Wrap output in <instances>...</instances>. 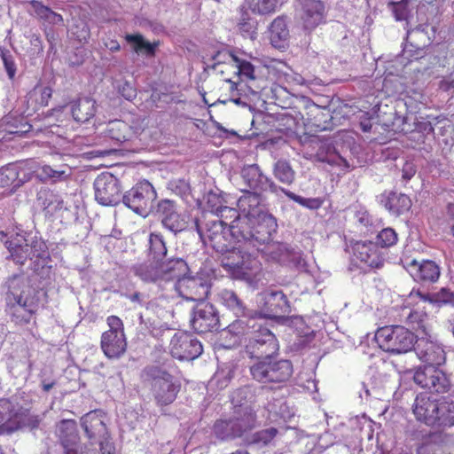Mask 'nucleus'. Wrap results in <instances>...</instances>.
<instances>
[{"instance_id":"f257e3e1","label":"nucleus","mask_w":454,"mask_h":454,"mask_svg":"<svg viewBox=\"0 0 454 454\" xmlns=\"http://www.w3.org/2000/svg\"><path fill=\"white\" fill-rule=\"evenodd\" d=\"M4 310L16 325H28L41 307V291L25 274L8 278L0 286Z\"/></svg>"},{"instance_id":"f03ea898","label":"nucleus","mask_w":454,"mask_h":454,"mask_svg":"<svg viewBox=\"0 0 454 454\" xmlns=\"http://www.w3.org/2000/svg\"><path fill=\"white\" fill-rule=\"evenodd\" d=\"M277 229L276 218L266 212L254 218L239 219V224L234 226V234L239 238V243L244 248L257 253L262 250V247L270 244Z\"/></svg>"},{"instance_id":"7ed1b4c3","label":"nucleus","mask_w":454,"mask_h":454,"mask_svg":"<svg viewBox=\"0 0 454 454\" xmlns=\"http://www.w3.org/2000/svg\"><path fill=\"white\" fill-rule=\"evenodd\" d=\"M228 223L214 214H201L195 219V228L201 241L210 246L216 253H225L231 249V242L239 243V238L234 235V226L239 220L227 228Z\"/></svg>"},{"instance_id":"20e7f679","label":"nucleus","mask_w":454,"mask_h":454,"mask_svg":"<svg viewBox=\"0 0 454 454\" xmlns=\"http://www.w3.org/2000/svg\"><path fill=\"white\" fill-rule=\"evenodd\" d=\"M142 377L158 406H168L175 402L181 389V383L175 376L165 369L151 365L143 370Z\"/></svg>"},{"instance_id":"39448f33","label":"nucleus","mask_w":454,"mask_h":454,"mask_svg":"<svg viewBox=\"0 0 454 454\" xmlns=\"http://www.w3.org/2000/svg\"><path fill=\"white\" fill-rule=\"evenodd\" d=\"M235 247L231 242V249L222 254L221 265L231 278L250 281L259 270L260 263L254 257L255 251L246 249L241 243Z\"/></svg>"},{"instance_id":"423d86ee","label":"nucleus","mask_w":454,"mask_h":454,"mask_svg":"<svg viewBox=\"0 0 454 454\" xmlns=\"http://www.w3.org/2000/svg\"><path fill=\"white\" fill-rule=\"evenodd\" d=\"M188 270V265L182 258L172 257L167 262H155L153 260L138 262L132 266L131 271L145 283L157 281H170L184 275Z\"/></svg>"},{"instance_id":"0eeeda50","label":"nucleus","mask_w":454,"mask_h":454,"mask_svg":"<svg viewBox=\"0 0 454 454\" xmlns=\"http://www.w3.org/2000/svg\"><path fill=\"white\" fill-rule=\"evenodd\" d=\"M375 340L380 348L391 354H405L415 348L417 336L402 325H387L377 330Z\"/></svg>"},{"instance_id":"6e6552de","label":"nucleus","mask_w":454,"mask_h":454,"mask_svg":"<svg viewBox=\"0 0 454 454\" xmlns=\"http://www.w3.org/2000/svg\"><path fill=\"white\" fill-rule=\"evenodd\" d=\"M259 310L254 311L259 318L274 319L284 323L286 315L291 313V304L282 290L267 288L256 295Z\"/></svg>"},{"instance_id":"1a4fd4ad","label":"nucleus","mask_w":454,"mask_h":454,"mask_svg":"<svg viewBox=\"0 0 454 454\" xmlns=\"http://www.w3.org/2000/svg\"><path fill=\"white\" fill-rule=\"evenodd\" d=\"M252 419L251 413L232 411L229 419H217L214 423L213 434L221 441L242 439L245 442L247 436L257 427Z\"/></svg>"},{"instance_id":"9d476101","label":"nucleus","mask_w":454,"mask_h":454,"mask_svg":"<svg viewBox=\"0 0 454 454\" xmlns=\"http://www.w3.org/2000/svg\"><path fill=\"white\" fill-rule=\"evenodd\" d=\"M10 255L17 264L23 265L33 257L44 258L47 256V247L43 241L20 233H12L4 241Z\"/></svg>"},{"instance_id":"9b49d317","label":"nucleus","mask_w":454,"mask_h":454,"mask_svg":"<svg viewBox=\"0 0 454 454\" xmlns=\"http://www.w3.org/2000/svg\"><path fill=\"white\" fill-rule=\"evenodd\" d=\"M252 378L261 383L284 382L293 374V365L289 360L277 359L272 356L270 359H262L254 362L250 365Z\"/></svg>"},{"instance_id":"f8f14e48","label":"nucleus","mask_w":454,"mask_h":454,"mask_svg":"<svg viewBox=\"0 0 454 454\" xmlns=\"http://www.w3.org/2000/svg\"><path fill=\"white\" fill-rule=\"evenodd\" d=\"M278 350L279 344L276 335L262 325L252 333L245 346V354L254 362L278 356Z\"/></svg>"},{"instance_id":"ddd939ff","label":"nucleus","mask_w":454,"mask_h":454,"mask_svg":"<svg viewBox=\"0 0 454 454\" xmlns=\"http://www.w3.org/2000/svg\"><path fill=\"white\" fill-rule=\"evenodd\" d=\"M81 425L90 440V448H96L100 454H114V445L106 441L107 428L103 416L90 411L81 419Z\"/></svg>"},{"instance_id":"4468645a","label":"nucleus","mask_w":454,"mask_h":454,"mask_svg":"<svg viewBox=\"0 0 454 454\" xmlns=\"http://www.w3.org/2000/svg\"><path fill=\"white\" fill-rule=\"evenodd\" d=\"M157 193L147 180H143L126 192L121 198L123 204L139 215L146 217L153 208Z\"/></svg>"},{"instance_id":"2eb2a0df","label":"nucleus","mask_w":454,"mask_h":454,"mask_svg":"<svg viewBox=\"0 0 454 454\" xmlns=\"http://www.w3.org/2000/svg\"><path fill=\"white\" fill-rule=\"evenodd\" d=\"M316 159L321 162H326L331 166H336L348 169L351 167V151L348 145H345L340 139L328 138L318 143Z\"/></svg>"},{"instance_id":"dca6fc26","label":"nucleus","mask_w":454,"mask_h":454,"mask_svg":"<svg viewBox=\"0 0 454 454\" xmlns=\"http://www.w3.org/2000/svg\"><path fill=\"white\" fill-rule=\"evenodd\" d=\"M240 178L245 186L241 190L242 192H270L279 196L280 191H283V187L278 185L271 178L264 175L257 164L244 166L240 170Z\"/></svg>"},{"instance_id":"f3484780","label":"nucleus","mask_w":454,"mask_h":454,"mask_svg":"<svg viewBox=\"0 0 454 454\" xmlns=\"http://www.w3.org/2000/svg\"><path fill=\"white\" fill-rule=\"evenodd\" d=\"M190 324L198 333L217 332L221 328L219 311L212 303L197 302L192 308Z\"/></svg>"},{"instance_id":"a211bd4d","label":"nucleus","mask_w":454,"mask_h":454,"mask_svg":"<svg viewBox=\"0 0 454 454\" xmlns=\"http://www.w3.org/2000/svg\"><path fill=\"white\" fill-rule=\"evenodd\" d=\"M56 434L65 454H100L96 448H90L87 444L79 445L77 426L73 419H62L58 423Z\"/></svg>"},{"instance_id":"6ab92c4d","label":"nucleus","mask_w":454,"mask_h":454,"mask_svg":"<svg viewBox=\"0 0 454 454\" xmlns=\"http://www.w3.org/2000/svg\"><path fill=\"white\" fill-rule=\"evenodd\" d=\"M95 200L103 206H116L121 202V185L111 173H101L94 181Z\"/></svg>"},{"instance_id":"aec40b11","label":"nucleus","mask_w":454,"mask_h":454,"mask_svg":"<svg viewBox=\"0 0 454 454\" xmlns=\"http://www.w3.org/2000/svg\"><path fill=\"white\" fill-rule=\"evenodd\" d=\"M296 18L303 30L310 33L325 22V5L321 0H298Z\"/></svg>"},{"instance_id":"412c9836","label":"nucleus","mask_w":454,"mask_h":454,"mask_svg":"<svg viewBox=\"0 0 454 454\" xmlns=\"http://www.w3.org/2000/svg\"><path fill=\"white\" fill-rule=\"evenodd\" d=\"M155 215L161 226L177 236L187 228V221L177 209V205L171 200H161L157 203Z\"/></svg>"},{"instance_id":"4be33fe9","label":"nucleus","mask_w":454,"mask_h":454,"mask_svg":"<svg viewBox=\"0 0 454 454\" xmlns=\"http://www.w3.org/2000/svg\"><path fill=\"white\" fill-rule=\"evenodd\" d=\"M170 354L180 361H192L203 352L201 342L188 333H176L170 340Z\"/></svg>"},{"instance_id":"5701e85b","label":"nucleus","mask_w":454,"mask_h":454,"mask_svg":"<svg viewBox=\"0 0 454 454\" xmlns=\"http://www.w3.org/2000/svg\"><path fill=\"white\" fill-rule=\"evenodd\" d=\"M189 270L182 276L176 278V289L180 295L188 301H204L209 293V286L200 276H187Z\"/></svg>"},{"instance_id":"b1692460","label":"nucleus","mask_w":454,"mask_h":454,"mask_svg":"<svg viewBox=\"0 0 454 454\" xmlns=\"http://www.w3.org/2000/svg\"><path fill=\"white\" fill-rule=\"evenodd\" d=\"M439 402L440 399L434 398L427 393L418 395L412 405V411L417 420L435 428Z\"/></svg>"},{"instance_id":"393cba45","label":"nucleus","mask_w":454,"mask_h":454,"mask_svg":"<svg viewBox=\"0 0 454 454\" xmlns=\"http://www.w3.org/2000/svg\"><path fill=\"white\" fill-rule=\"evenodd\" d=\"M415 349L419 357L427 365L436 367L445 363V351L442 345L435 341L423 338L418 339Z\"/></svg>"},{"instance_id":"a878e982","label":"nucleus","mask_w":454,"mask_h":454,"mask_svg":"<svg viewBox=\"0 0 454 454\" xmlns=\"http://www.w3.org/2000/svg\"><path fill=\"white\" fill-rule=\"evenodd\" d=\"M255 397L254 390L248 386H245L232 393L231 402L233 412L243 413L246 411L251 413L254 423L258 425L257 413L254 408Z\"/></svg>"},{"instance_id":"bb28decb","label":"nucleus","mask_w":454,"mask_h":454,"mask_svg":"<svg viewBox=\"0 0 454 454\" xmlns=\"http://www.w3.org/2000/svg\"><path fill=\"white\" fill-rule=\"evenodd\" d=\"M355 256L371 268L383 266L384 257L378 245L372 241H358L354 247Z\"/></svg>"},{"instance_id":"cd10ccee","label":"nucleus","mask_w":454,"mask_h":454,"mask_svg":"<svg viewBox=\"0 0 454 454\" xmlns=\"http://www.w3.org/2000/svg\"><path fill=\"white\" fill-rule=\"evenodd\" d=\"M409 270L415 281L423 284L435 283L440 278V267L434 261H423L419 263L413 260L409 265Z\"/></svg>"},{"instance_id":"c85d7f7f","label":"nucleus","mask_w":454,"mask_h":454,"mask_svg":"<svg viewBox=\"0 0 454 454\" xmlns=\"http://www.w3.org/2000/svg\"><path fill=\"white\" fill-rule=\"evenodd\" d=\"M100 346L103 353L109 359H118L127 349V340L124 333L105 332L101 336Z\"/></svg>"},{"instance_id":"c756f323","label":"nucleus","mask_w":454,"mask_h":454,"mask_svg":"<svg viewBox=\"0 0 454 454\" xmlns=\"http://www.w3.org/2000/svg\"><path fill=\"white\" fill-rule=\"evenodd\" d=\"M102 134L104 138L109 140L114 145H121L132 138L134 131L125 121L114 120L106 124Z\"/></svg>"},{"instance_id":"7c9ffc66","label":"nucleus","mask_w":454,"mask_h":454,"mask_svg":"<svg viewBox=\"0 0 454 454\" xmlns=\"http://www.w3.org/2000/svg\"><path fill=\"white\" fill-rule=\"evenodd\" d=\"M380 204L393 215L399 216L411 207V199L403 193L385 192L380 195Z\"/></svg>"},{"instance_id":"2f4dec72","label":"nucleus","mask_w":454,"mask_h":454,"mask_svg":"<svg viewBox=\"0 0 454 454\" xmlns=\"http://www.w3.org/2000/svg\"><path fill=\"white\" fill-rule=\"evenodd\" d=\"M145 253L149 260L158 263L167 262L171 259L167 257L168 248L164 237L157 231L149 233Z\"/></svg>"},{"instance_id":"473e14b6","label":"nucleus","mask_w":454,"mask_h":454,"mask_svg":"<svg viewBox=\"0 0 454 454\" xmlns=\"http://www.w3.org/2000/svg\"><path fill=\"white\" fill-rule=\"evenodd\" d=\"M218 301L236 317L253 315V310L247 308L243 300L231 289H222L217 293Z\"/></svg>"},{"instance_id":"72a5a7b5","label":"nucleus","mask_w":454,"mask_h":454,"mask_svg":"<svg viewBox=\"0 0 454 454\" xmlns=\"http://www.w3.org/2000/svg\"><path fill=\"white\" fill-rule=\"evenodd\" d=\"M243 192L244 194L237 202V206L242 213V218H254L261 213H266L260 207L263 192L251 191H246Z\"/></svg>"},{"instance_id":"f704fd0d","label":"nucleus","mask_w":454,"mask_h":454,"mask_svg":"<svg viewBox=\"0 0 454 454\" xmlns=\"http://www.w3.org/2000/svg\"><path fill=\"white\" fill-rule=\"evenodd\" d=\"M70 111L75 121L84 123L95 116L97 112V104L91 98H81L71 102Z\"/></svg>"},{"instance_id":"c9c22d12","label":"nucleus","mask_w":454,"mask_h":454,"mask_svg":"<svg viewBox=\"0 0 454 454\" xmlns=\"http://www.w3.org/2000/svg\"><path fill=\"white\" fill-rule=\"evenodd\" d=\"M270 39L276 49H285L288 44L289 30L287 28L286 17L278 16L271 23L270 28Z\"/></svg>"},{"instance_id":"e433bc0d","label":"nucleus","mask_w":454,"mask_h":454,"mask_svg":"<svg viewBox=\"0 0 454 454\" xmlns=\"http://www.w3.org/2000/svg\"><path fill=\"white\" fill-rule=\"evenodd\" d=\"M30 9L27 12L31 15H35L39 20H42L51 25H63L64 20L62 15L53 12L50 7L44 5L42 2L37 0H31L28 2Z\"/></svg>"},{"instance_id":"4c0bfd02","label":"nucleus","mask_w":454,"mask_h":454,"mask_svg":"<svg viewBox=\"0 0 454 454\" xmlns=\"http://www.w3.org/2000/svg\"><path fill=\"white\" fill-rule=\"evenodd\" d=\"M454 426V401L445 397L440 398L439 411L436 416L437 429H444Z\"/></svg>"},{"instance_id":"58836bf2","label":"nucleus","mask_w":454,"mask_h":454,"mask_svg":"<svg viewBox=\"0 0 454 454\" xmlns=\"http://www.w3.org/2000/svg\"><path fill=\"white\" fill-rule=\"evenodd\" d=\"M126 42L137 54H145L149 57L154 56L158 43H150L141 34H127Z\"/></svg>"},{"instance_id":"ea45409f","label":"nucleus","mask_w":454,"mask_h":454,"mask_svg":"<svg viewBox=\"0 0 454 454\" xmlns=\"http://www.w3.org/2000/svg\"><path fill=\"white\" fill-rule=\"evenodd\" d=\"M14 431L26 428L35 434L37 430H43V417L40 415L27 413H15L14 415Z\"/></svg>"},{"instance_id":"a19ab883","label":"nucleus","mask_w":454,"mask_h":454,"mask_svg":"<svg viewBox=\"0 0 454 454\" xmlns=\"http://www.w3.org/2000/svg\"><path fill=\"white\" fill-rule=\"evenodd\" d=\"M228 325V331L234 335L247 334L256 330L255 318H259L257 314L253 310V315L247 317H238Z\"/></svg>"},{"instance_id":"79ce46f5","label":"nucleus","mask_w":454,"mask_h":454,"mask_svg":"<svg viewBox=\"0 0 454 454\" xmlns=\"http://www.w3.org/2000/svg\"><path fill=\"white\" fill-rule=\"evenodd\" d=\"M14 415L12 404L7 399L0 400V434H10L14 431Z\"/></svg>"},{"instance_id":"37998d69","label":"nucleus","mask_w":454,"mask_h":454,"mask_svg":"<svg viewBox=\"0 0 454 454\" xmlns=\"http://www.w3.org/2000/svg\"><path fill=\"white\" fill-rule=\"evenodd\" d=\"M70 176L68 168L54 169L49 165H43L36 173V177L43 182L57 183L66 180Z\"/></svg>"},{"instance_id":"c03bdc74","label":"nucleus","mask_w":454,"mask_h":454,"mask_svg":"<svg viewBox=\"0 0 454 454\" xmlns=\"http://www.w3.org/2000/svg\"><path fill=\"white\" fill-rule=\"evenodd\" d=\"M413 294L419 296L421 300L429 301L430 303L437 305L450 304L454 306V292H450L447 288H442L439 292L434 294H424L419 290L415 293L411 292V295Z\"/></svg>"},{"instance_id":"a18cd8bd","label":"nucleus","mask_w":454,"mask_h":454,"mask_svg":"<svg viewBox=\"0 0 454 454\" xmlns=\"http://www.w3.org/2000/svg\"><path fill=\"white\" fill-rule=\"evenodd\" d=\"M273 175L280 183L291 185L295 179V172L286 160H278L273 166Z\"/></svg>"},{"instance_id":"49530a36","label":"nucleus","mask_w":454,"mask_h":454,"mask_svg":"<svg viewBox=\"0 0 454 454\" xmlns=\"http://www.w3.org/2000/svg\"><path fill=\"white\" fill-rule=\"evenodd\" d=\"M285 0H248L252 12L260 15L271 14L284 4Z\"/></svg>"},{"instance_id":"de8ad7c7","label":"nucleus","mask_w":454,"mask_h":454,"mask_svg":"<svg viewBox=\"0 0 454 454\" xmlns=\"http://www.w3.org/2000/svg\"><path fill=\"white\" fill-rule=\"evenodd\" d=\"M278 431L276 427H270L255 432L247 436L245 443L247 445L257 444L265 446L269 444L278 434Z\"/></svg>"},{"instance_id":"09e8293b","label":"nucleus","mask_w":454,"mask_h":454,"mask_svg":"<svg viewBox=\"0 0 454 454\" xmlns=\"http://www.w3.org/2000/svg\"><path fill=\"white\" fill-rule=\"evenodd\" d=\"M450 383L446 374L434 367L427 389L432 393L443 394L450 390Z\"/></svg>"},{"instance_id":"8fccbe9b","label":"nucleus","mask_w":454,"mask_h":454,"mask_svg":"<svg viewBox=\"0 0 454 454\" xmlns=\"http://www.w3.org/2000/svg\"><path fill=\"white\" fill-rule=\"evenodd\" d=\"M205 207L207 211L202 214H214L219 212L225 205V200L221 195L220 190L209 191L204 196Z\"/></svg>"},{"instance_id":"3c124183","label":"nucleus","mask_w":454,"mask_h":454,"mask_svg":"<svg viewBox=\"0 0 454 454\" xmlns=\"http://www.w3.org/2000/svg\"><path fill=\"white\" fill-rule=\"evenodd\" d=\"M407 43L411 47L427 48L431 44V39L424 29L416 28L407 35Z\"/></svg>"},{"instance_id":"603ef678","label":"nucleus","mask_w":454,"mask_h":454,"mask_svg":"<svg viewBox=\"0 0 454 454\" xmlns=\"http://www.w3.org/2000/svg\"><path fill=\"white\" fill-rule=\"evenodd\" d=\"M280 193L286 194L290 200L309 209H317L322 205V200L318 198H303L285 188H283V191H280Z\"/></svg>"},{"instance_id":"864d4df0","label":"nucleus","mask_w":454,"mask_h":454,"mask_svg":"<svg viewBox=\"0 0 454 454\" xmlns=\"http://www.w3.org/2000/svg\"><path fill=\"white\" fill-rule=\"evenodd\" d=\"M266 409L270 412L279 416L284 420L290 419L294 415V412L290 409L286 402L282 399H278L275 400L273 403H269Z\"/></svg>"},{"instance_id":"5fc2aeb1","label":"nucleus","mask_w":454,"mask_h":454,"mask_svg":"<svg viewBox=\"0 0 454 454\" xmlns=\"http://www.w3.org/2000/svg\"><path fill=\"white\" fill-rule=\"evenodd\" d=\"M18 167L15 165H8L0 168V185L8 186L16 184L19 177Z\"/></svg>"},{"instance_id":"6e6d98bb","label":"nucleus","mask_w":454,"mask_h":454,"mask_svg":"<svg viewBox=\"0 0 454 454\" xmlns=\"http://www.w3.org/2000/svg\"><path fill=\"white\" fill-rule=\"evenodd\" d=\"M434 372V366L426 365L424 368H420L415 372L413 376L414 382L421 387L427 388Z\"/></svg>"},{"instance_id":"4d7b16f0","label":"nucleus","mask_w":454,"mask_h":454,"mask_svg":"<svg viewBox=\"0 0 454 454\" xmlns=\"http://www.w3.org/2000/svg\"><path fill=\"white\" fill-rule=\"evenodd\" d=\"M232 60L236 63L238 68V74L240 77H245L249 80H254V66L247 61L239 59L237 56H232Z\"/></svg>"},{"instance_id":"13d9d810","label":"nucleus","mask_w":454,"mask_h":454,"mask_svg":"<svg viewBox=\"0 0 454 454\" xmlns=\"http://www.w3.org/2000/svg\"><path fill=\"white\" fill-rule=\"evenodd\" d=\"M377 239L381 247H388L396 244L398 238L394 229L385 228L379 232Z\"/></svg>"},{"instance_id":"bf43d9fd","label":"nucleus","mask_w":454,"mask_h":454,"mask_svg":"<svg viewBox=\"0 0 454 454\" xmlns=\"http://www.w3.org/2000/svg\"><path fill=\"white\" fill-rule=\"evenodd\" d=\"M219 219H223L228 223L227 228L234 225L236 222L242 218V214H239L237 209L224 206L219 212L215 214Z\"/></svg>"},{"instance_id":"052dcab7","label":"nucleus","mask_w":454,"mask_h":454,"mask_svg":"<svg viewBox=\"0 0 454 454\" xmlns=\"http://www.w3.org/2000/svg\"><path fill=\"white\" fill-rule=\"evenodd\" d=\"M24 104L26 106L22 110H20V114L26 117L32 116L40 108H42L36 99V94H33L31 91L26 96Z\"/></svg>"},{"instance_id":"680f3d73","label":"nucleus","mask_w":454,"mask_h":454,"mask_svg":"<svg viewBox=\"0 0 454 454\" xmlns=\"http://www.w3.org/2000/svg\"><path fill=\"white\" fill-rule=\"evenodd\" d=\"M0 55L8 77L14 78L17 70L14 56L8 50H1Z\"/></svg>"},{"instance_id":"e2e57ef3","label":"nucleus","mask_w":454,"mask_h":454,"mask_svg":"<svg viewBox=\"0 0 454 454\" xmlns=\"http://www.w3.org/2000/svg\"><path fill=\"white\" fill-rule=\"evenodd\" d=\"M168 188L180 197L186 196L190 192L189 184L181 178L170 180Z\"/></svg>"},{"instance_id":"0e129e2a","label":"nucleus","mask_w":454,"mask_h":454,"mask_svg":"<svg viewBox=\"0 0 454 454\" xmlns=\"http://www.w3.org/2000/svg\"><path fill=\"white\" fill-rule=\"evenodd\" d=\"M239 29L240 33L249 38H253L254 35L255 34V23L254 21L251 20L247 13H243L241 16V20L238 24Z\"/></svg>"},{"instance_id":"69168bd1","label":"nucleus","mask_w":454,"mask_h":454,"mask_svg":"<svg viewBox=\"0 0 454 454\" xmlns=\"http://www.w3.org/2000/svg\"><path fill=\"white\" fill-rule=\"evenodd\" d=\"M438 89L454 97V72L441 77L438 82Z\"/></svg>"},{"instance_id":"338daca9","label":"nucleus","mask_w":454,"mask_h":454,"mask_svg":"<svg viewBox=\"0 0 454 454\" xmlns=\"http://www.w3.org/2000/svg\"><path fill=\"white\" fill-rule=\"evenodd\" d=\"M390 10L393 12L394 17L396 20H404L407 17V4L403 1L395 3L391 2L388 4Z\"/></svg>"},{"instance_id":"774afa93","label":"nucleus","mask_w":454,"mask_h":454,"mask_svg":"<svg viewBox=\"0 0 454 454\" xmlns=\"http://www.w3.org/2000/svg\"><path fill=\"white\" fill-rule=\"evenodd\" d=\"M118 90L120 94L129 101L133 100L137 97L136 89L127 81H123L119 83Z\"/></svg>"}]
</instances>
